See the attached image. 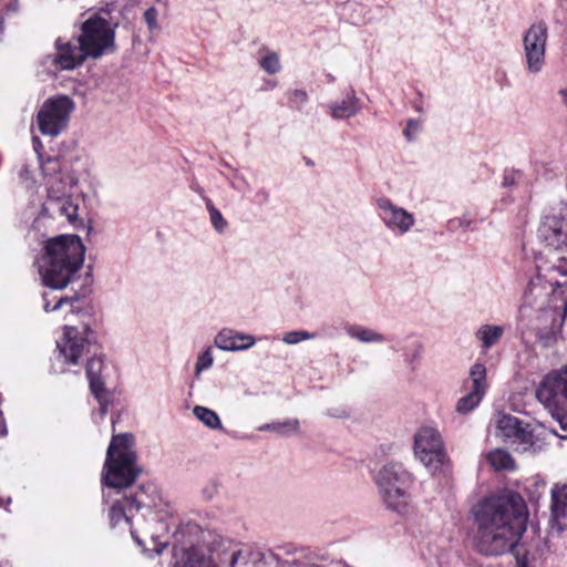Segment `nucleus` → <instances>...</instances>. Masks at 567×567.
I'll return each instance as SVG.
<instances>
[{"mask_svg":"<svg viewBox=\"0 0 567 567\" xmlns=\"http://www.w3.org/2000/svg\"><path fill=\"white\" fill-rule=\"evenodd\" d=\"M316 334L305 331V330H296V331H289L286 332L282 336V341L286 344H297L306 340L315 339Z\"/></svg>","mask_w":567,"mask_h":567,"instance_id":"obj_35","label":"nucleus"},{"mask_svg":"<svg viewBox=\"0 0 567 567\" xmlns=\"http://www.w3.org/2000/svg\"><path fill=\"white\" fill-rule=\"evenodd\" d=\"M231 187L238 192H247L249 190V184L246 182L245 178L240 177V176H236L233 181H231Z\"/></svg>","mask_w":567,"mask_h":567,"instance_id":"obj_41","label":"nucleus"},{"mask_svg":"<svg viewBox=\"0 0 567 567\" xmlns=\"http://www.w3.org/2000/svg\"><path fill=\"white\" fill-rule=\"evenodd\" d=\"M550 518L560 520L567 514V484L555 485L551 491Z\"/></svg>","mask_w":567,"mask_h":567,"instance_id":"obj_24","label":"nucleus"},{"mask_svg":"<svg viewBox=\"0 0 567 567\" xmlns=\"http://www.w3.org/2000/svg\"><path fill=\"white\" fill-rule=\"evenodd\" d=\"M564 528L565 527L560 520L554 518L549 519L547 536L542 540V545L537 548L539 556H544L548 553L563 554L565 549V542L561 537Z\"/></svg>","mask_w":567,"mask_h":567,"instance_id":"obj_21","label":"nucleus"},{"mask_svg":"<svg viewBox=\"0 0 567 567\" xmlns=\"http://www.w3.org/2000/svg\"><path fill=\"white\" fill-rule=\"evenodd\" d=\"M214 363L213 350L210 347L206 348L198 357L195 364V374L199 377L205 370H208Z\"/></svg>","mask_w":567,"mask_h":567,"instance_id":"obj_34","label":"nucleus"},{"mask_svg":"<svg viewBox=\"0 0 567 567\" xmlns=\"http://www.w3.org/2000/svg\"><path fill=\"white\" fill-rule=\"evenodd\" d=\"M375 483L389 509L401 515L408 512L411 502L408 491L412 483V477L402 464H385L375 476Z\"/></svg>","mask_w":567,"mask_h":567,"instance_id":"obj_8","label":"nucleus"},{"mask_svg":"<svg viewBox=\"0 0 567 567\" xmlns=\"http://www.w3.org/2000/svg\"><path fill=\"white\" fill-rule=\"evenodd\" d=\"M85 257V247L78 235H60L45 241L35 260L44 287L62 290L78 277Z\"/></svg>","mask_w":567,"mask_h":567,"instance_id":"obj_2","label":"nucleus"},{"mask_svg":"<svg viewBox=\"0 0 567 567\" xmlns=\"http://www.w3.org/2000/svg\"><path fill=\"white\" fill-rule=\"evenodd\" d=\"M199 530L198 525L196 524H187L186 526L182 527L181 529H176L174 532V536L177 538L179 534H184V532L188 533H197Z\"/></svg>","mask_w":567,"mask_h":567,"instance_id":"obj_42","label":"nucleus"},{"mask_svg":"<svg viewBox=\"0 0 567 567\" xmlns=\"http://www.w3.org/2000/svg\"><path fill=\"white\" fill-rule=\"evenodd\" d=\"M542 275L538 274L528 285L524 305L519 309V329L525 339L535 338L542 347H551L561 326L560 311L548 305V295L538 293Z\"/></svg>","mask_w":567,"mask_h":567,"instance_id":"obj_3","label":"nucleus"},{"mask_svg":"<svg viewBox=\"0 0 567 567\" xmlns=\"http://www.w3.org/2000/svg\"><path fill=\"white\" fill-rule=\"evenodd\" d=\"M513 184H514V177L509 176V175H506L504 177L503 185L504 186H509V185H513Z\"/></svg>","mask_w":567,"mask_h":567,"instance_id":"obj_47","label":"nucleus"},{"mask_svg":"<svg viewBox=\"0 0 567 567\" xmlns=\"http://www.w3.org/2000/svg\"><path fill=\"white\" fill-rule=\"evenodd\" d=\"M260 69L267 74H277L281 71L280 56L275 51H267L266 54L259 60Z\"/></svg>","mask_w":567,"mask_h":567,"instance_id":"obj_31","label":"nucleus"},{"mask_svg":"<svg viewBox=\"0 0 567 567\" xmlns=\"http://www.w3.org/2000/svg\"><path fill=\"white\" fill-rule=\"evenodd\" d=\"M256 339L252 334L224 328L214 338V344L221 351L237 352L252 348Z\"/></svg>","mask_w":567,"mask_h":567,"instance_id":"obj_18","label":"nucleus"},{"mask_svg":"<svg viewBox=\"0 0 567 567\" xmlns=\"http://www.w3.org/2000/svg\"><path fill=\"white\" fill-rule=\"evenodd\" d=\"M157 1H158V2H164V3H166V1H167V0H157Z\"/></svg>","mask_w":567,"mask_h":567,"instance_id":"obj_51","label":"nucleus"},{"mask_svg":"<svg viewBox=\"0 0 567 567\" xmlns=\"http://www.w3.org/2000/svg\"><path fill=\"white\" fill-rule=\"evenodd\" d=\"M212 553L216 555L220 564H228L229 567H236L241 549L231 539L218 536L212 543Z\"/></svg>","mask_w":567,"mask_h":567,"instance_id":"obj_22","label":"nucleus"},{"mask_svg":"<svg viewBox=\"0 0 567 567\" xmlns=\"http://www.w3.org/2000/svg\"><path fill=\"white\" fill-rule=\"evenodd\" d=\"M299 421L297 419H287L285 421L275 422V432L281 435L298 433Z\"/></svg>","mask_w":567,"mask_h":567,"instance_id":"obj_36","label":"nucleus"},{"mask_svg":"<svg viewBox=\"0 0 567 567\" xmlns=\"http://www.w3.org/2000/svg\"><path fill=\"white\" fill-rule=\"evenodd\" d=\"M110 524L112 527L125 525L130 527L131 535L138 546L145 551L144 540L140 537L138 533L141 527L136 525L135 516L133 511H130V503H126V496L116 499L109 512Z\"/></svg>","mask_w":567,"mask_h":567,"instance_id":"obj_17","label":"nucleus"},{"mask_svg":"<svg viewBox=\"0 0 567 567\" xmlns=\"http://www.w3.org/2000/svg\"><path fill=\"white\" fill-rule=\"evenodd\" d=\"M496 430L498 436L508 441L520 453H535L544 445L543 440L535 435L529 424H524L518 417L509 414L497 417Z\"/></svg>","mask_w":567,"mask_h":567,"instance_id":"obj_12","label":"nucleus"},{"mask_svg":"<svg viewBox=\"0 0 567 567\" xmlns=\"http://www.w3.org/2000/svg\"><path fill=\"white\" fill-rule=\"evenodd\" d=\"M64 371H65V370H64V369H62V368H61L60 370H58V372H60V373H63Z\"/></svg>","mask_w":567,"mask_h":567,"instance_id":"obj_49","label":"nucleus"},{"mask_svg":"<svg viewBox=\"0 0 567 567\" xmlns=\"http://www.w3.org/2000/svg\"><path fill=\"white\" fill-rule=\"evenodd\" d=\"M91 333L92 330L87 326H83L81 329L64 326L63 336L56 341L59 351L56 359L68 364H76L89 349Z\"/></svg>","mask_w":567,"mask_h":567,"instance_id":"obj_15","label":"nucleus"},{"mask_svg":"<svg viewBox=\"0 0 567 567\" xmlns=\"http://www.w3.org/2000/svg\"><path fill=\"white\" fill-rule=\"evenodd\" d=\"M257 196L266 202L268 200L269 194L266 189H260L258 190Z\"/></svg>","mask_w":567,"mask_h":567,"instance_id":"obj_46","label":"nucleus"},{"mask_svg":"<svg viewBox=\"0 0 567 567\" xmlns=\"http://www.w3.org/2000/svg\"><path fill=\"white\" fill-rule=\"evenodd\" d=\"M0 505H2V501L0 499Z\"/></svg>","mask_w":567,"mask_h":567,"instance_id":"obj_52","label":"nucleus"},{"mask_svg":"<svg viewBox=\"0 0 567 567\" xmlns=\"http://www.w3.org/2000/svg\"><path fill=\"white\" fill-rule=\"evenodd\" d=\"M175 567H218L214 560L206 556L199 548L190 545L186 549L181 559L177 560Z\"/></svg>","mask_w":567,"mask_h":567,"instance_id":"obj_23","label":"nucleus"},{"mask_svg":"<svg viewBox=\"0 0 567 567\" xmlns=\"http://www.w3.org/2000/svg\"><path fill=\"white\" fill-rule=\"evenodd\" d=\"M524 508L517 495H496L478 502L473 508L477 550L485 556L511 551L524 530Z\"/></svg>","mask_w":567,"mask_h":567,"instance_id":"obj_1","label":"nucleus"},{"mask_svg":"<svg viewBox=\"0 0 567 567\" xmlns=\"http://www.w3.org/2000/svg\"><path fill=\"white\" fill-rule=\"evenodd\" d=\"M41 171L47 179L48 192L43 210H49L53 208L54 202L73 195L78 178L58 157H48L44 162H41Z\"/></svg>","mask_w":567,"mask_h":567,"instance_id":"obj_9","label":"nucleus"},{"mask_svg":"<svg viewBox=\"0 0 567 567\" xmlns=\"http://www.w3.org/2000/svg\"><path fill=\"white\" fill-rule=\"evenodd\" d=\"M347 334L362 343H382L386 341L384 334L363 326H350L347 328Z\"/></svg>","mask_w":567,"mask_h":567,"instance_id":"obj_26","label":"nucleus"},{"mask_svg":"<svg viewBox=\"0 0 567 567\" xmlns=\"http://www.w3.org/2000/svg\"><path fill=\"white\" fill-rule=\"evenodd\" d=\"M125 496L126 503H130V511L141 512V519L136 518V525L141 527V533L148 536L154 544V548H145V551L162 553L166 542H161L159 538L163 533H168L171 529L165 519L173 516V506L164 499L154 484L142 485Z\"/></svg>","mask_w":567,"mask_h":567,"instance_id":"obj_5","label":"nucleus"},{"mask_svg":"<svg viewBox=\"0 0 567 567\" xmlns=\"http://www.w3.org/2000/svg\"><path fill=\"white\" fill-rule=\"evenodd\" d=\"M74 107V102L66 95H56L44 101L37 114L40 132L51 137L60 135L68 127Z\"/></svg>","mask_w":567,"mask_h":567,"instance_id":"obj_11","label":"nucleus"},{"mask_svg":"<svg viewBox=\"0 0 567 567\" xmlns=\"http://www.w3.org/2000/svg\"><path fill=\"white\" fill-rule=\"evenodd\" d=\"M43 300V310L45 312L56 311L64 306H68L70 308V311H74V302L78 301V297H58L52 296V292H44L42 295Z\"/></svg>","mask_w":567,"mask_h":567,"instance_id":"obj_28","label":"nucleus"},{"mask_svg":"<svg viewBox=\"0 0 567 567\" xmlns=\"http://www.w3.org/2000/svg\"><path fill=\"white\" fill-rule=\"evenodd\" d=\"M157 18H158V11L154 7L148 8L144 12V20L150 30H154V29L158 28Z\"/></svg>","mask_w":567,"mask_h":567,"instance_id":"obj_39","label":"nucleus"},{"mask_svg":"<svg viewBox=\"0 0 567 567\" xmlns=\"http://www.w3.org/2000/svg\"><path fill=\"white\" fill-rule=\"evenodd\" d=\"M81 34L74 41L61 44L56 41L58 53L54 63L62 70H72L86 58H100L113 51L114 31L110 23L99 17H90L82 24Z\"/></svg>","mask_w":567,"mask_h":567,"instance_id":"obj_4","label":"nucleus"},{"mask_svg":"<svg viewBox=\"0 0 567 567\" xmlns=\"http://www.w3.org/2000/svg\"><path fill=\"white\" fill-rule=\"evenodd\" d=\"M258 430H259V431H270V432H275V422L264 424V425L259 426V427H258Z\"/></svg>","mask_w":567,"mask_h":567,"instance_id":"obj_44","label":"nucleus"},{"mask_svg":"<svg viewBox=\"0 0 567 567\" xmlns=\"http://www.w3.org/2000/svg\"><path fill=\"white\" fill-rule=\"evenodd\" d=\"M414 454L432 473L437 472L447 461L440 432L431 426L421 427L414 436Z\"/></svg>","mask_w":567,"mask_h":567,"instance_id":"obj_13","label":"nucleus"},{"mask_svg":"<svg viewBox=\"0 0 567 567\" xmlns=\"http://www.w3.org/2000/svg\"><path fill=\"white\" fill-rule=\"evenodd\" d=\"M421 127H422V122L420 120H415V118L408 120L406 126L403 130L404 137L409 142L414 141L417 137V135L421 131Z\"/></svg>","mask_w":567,"mask_h":567,"instance_id":"obj_37","label":"nucleus"},{"mask_svg":"<svg viewBox=\"0 0 567 567\" xmlns=\"http://www.w3.org/2000/svg\"><path fill=\"white\" fill-rule=\"evenodd\" d=\"M491 466L497 471L514 468V461L509 453L504 450L496 449L486 455Z\"/></svg>","mask_w":567,"mask_h":567,"instance_id":"obj_29","label":"nucleus"},{"mask_svg":"<svg viewBox=\"0 0 567 567\" xmlns=\"http://www.w3.org/2000/svg\"><path fill=\"white\" fill-rule=\"evenodd\" d=\"M560 94L564 95V102H565V104L567 106V92L566 91H560Z\"/></svg>","mask_w":567,"mask_h":567,"instance_id":"obj_48","label":"nucleus"},{"mask_svg":"<svg viewBox=\"0 0 567 567\" xmlns=\"http://www.w3.org/2000/svg\"><path fill=\"white\" fill-rule=\"evenodd\" d=\"M287 95L290 107L297 111H301L309 101L308 93L303 89L289 90Z\"/></svg>","mask_w":567,"mask_h":567,"instance_id":"obj_33","label":"nucleus"},{"mask_svg":"<svg viewBox=\"0 0 567 567\" xmlns=\"http://www.w3.org/2000/svg\"><path fill=\"white\" fill-rule=\"evenodd\" d=\"M536 558L535 554L527 551L525 555L517 554L516 564L517 567H533L532 560Z\"/></svg>","mask_w":567,"mask_h":567,"instance_id":"obj_40","label":"nucleus"},{"mask_svg":"<svg viewBox=\"0 0 567 567\" xmlns=\"http://www.w3.org/2000/svg\"><path fill=\"white\" fill-rule=\"evenodd\" d=\"M104 368V360L101 355H94L86 363V377L91 392H100L105 389L104 381L101 378Z\"/></svg>","mask_w":567,"mask_h":567,"instance_id":"obj_25","label":"nucleus"},{"mask_svg":"<svg viewBox=\"0 0 567 567\" xmlns=\"http://www.w3.org/2000/svg\"><path fill=\"white\" fill-rule=\"evenodd\" d=\"M32 144H33V148H34L35 153L38 154L40 163L44 162L45 159L42 158V154H41V150L43 146H42V142L40 141V138L38 136H33Z\"/></svg>","mask_w":567,"mask_h":567,"instance_id":"obj_43","label":"nucleus"},{"mask_svg":"<svg viewBox=\"0 0 567 567\" xmlns=\"http://www.w3.org/2000/svg\"><path fill=\"white\" fill-rule=\"evenodd\" d=\"M205 202L212 226L218 234L225 233V230L228 227L227 220L224 218L220 210L213 204V202L209 198H206Z\"/></svg>","mask_w":567,"mask_h":567,"instance_id":"obj_32","label":"nucleus"},{"mask_svg":"<svg viewBox=\"0 0 567 567\" xmlns=\"http://www.w3.org/2000/svg\"><path fill=\"white\" fill-rule=\"evenodd\" d=\"M135 439L131 433L114 434L106 451L101 483L117 492L130 487L141 470L136 464Z\"/></svg>","mask_w":567,"mask_h":567,"instance_id":"obj_7","label":"nucleus"},{"mask_svg":"<svg viewBox=\"0 0 567 567\" xmlns=\"http://www.w3.org/2000/svg\"><path fill=\"white\" fill-rule=\"evenodd\" d=\"M374 205L379 219L392 235L401 237L412 231L415 227V215L395 204L391 198L380 196L374 200Z\"/></svg>","mask_w":567,"mask_h":567,"instance_id":"obj_14","label":"nucleus"},{"mask_svg":"<svg viewBox=\"0 0 567 567\" xmlns=\"http://www.w3.org/2000/svg\"><path fill=\"white\" fill-rule=\"evenodd\" d=\"M92 393L100 404L99 413L100 416L103 419L107 414L110 403L107 391L106 389H102L100 392Z\"/></svg>","mask_w":567,"mask_h":567,"instance_id":"obj_38","label":"nucleus"},{"mask_svg":"<svg viewBox=\"0 0 567 567\" xmlns=\"http://www.w3.org/2000/svg\"><path fill=\"white\" fill-rule=\"evenodd\" d=\"M467 383H470L468 388L471 386V382L470 380L467 382H464V385H467Z\"/></svg>","mask_w":567,"mask_h":567,"instance_id":"obj_50","label":"nucleus"},{"mask_svg":"<svg viewBox=\"0 0 567 567\" xmlns=\"http://www.w3.org/2000/svg\"><path fill=\"white\" fill-rule=\"evenodd\" d=\"M537 236L545 244V261L538 266V274L542 277H549L547 282L550 287L560 286L551 275L567 276V210L550 212L546 214L538 227Z\"/></svg>","mask_w":567,"mask_h":567,"instance_id":"obj_6","label":"nucleus"},{"mask_svg":"<svg viewBox=\"0 0 567 567\" xmlns=\"http://www.w3.org/2000/svg\"><path fill=\"white\" fill-rule=\"evenodd\" d=\"M193 413L200 422H203L209 429L216 430L223 427L218 414L208 408L196 405L193 409Z\"/></svg>","mask_w":567,"mask_h":567,"instance_id":"obj_30","label":"nucleus"},{"mask_svg":"<svg viewBox=\"0 0 567 567\" xmlns=\"http://www.w3.org/2000/svg\"><path fill=\"white\" fill-rule=\"evenodd\" d=\"M332 120H348L355 116L361 111L360 101L353 90H350L340 101H333L327 104Z\"/></svg>","mask_w":567,"mask_h":567,"instance_id":"obj_19","label":"nucleus"},{"mask_svg":"<svg viewBox=\"0 0 567 567\" xmlns=\"http://www.w3.org/2000/svg\"><path fill=\"white\" fill-rule=\"evenodd\" d=\"M78 210L79 206L74 203L72 196H66L61 200L54 202L53 208L45 212L52 215L58 214L59 216H63L68 221L73 224L78 220Z\"/></svg>","mask_w":567,"mask_h":567,"instance_id":"obj_27","label":"nucleus"},{"mask_svg":"<svg viewBox=\"0 0 567 567\" xmlns=\"http://www.w3.org/2000/svg\"><path fill=\"white\" fill-rule=\"evenodd\" d=\"M20 177L23 179H28L30 177V171L28 166H24L20 172Z\"/></svg>","mask_w":567,"mask_h":567,"instance_id":"obj_45","label":"nucleus"},{"mask_svg":"<svg viewBox=\"0 0 567 567\" xmlns=\"http://www.w3.org/2000/svg\"><path fill=\"white\" fill-rule=\"evenodd\" d=\"M471 386L468 392L458 399L455 411L458 414H467L476 409L487 390L486 368L483 363H474L470 369Z\"/></svg>","mask_w":567,"mask_h":567,"instance_id":"obj_16","label":"nucleus"},{"mask_svg":"<svg viewBox=\"0 0 567 567\" xmlns=\"http://www.w3.org/2000/svg\"><path fill=\"white\" fill-rule=\"evenodd\" d=\"M548 25L544 20L533 22L523 33V62L527 73L537 75L546 65Z\"/></svg>","mask_w":567,"mask_h":567,"instance_id":"obj_10","label":"nucleus"},{"mask_svg":"<svg viewBox=\"0 0 567 567\" xmlns=\"http://www.w3.org/2000/svg\"><path fill=\"white\" fill-rule=\"evenodd\" d=\"M504 333V326L493 323L481 324L474 333V338L480 344L481 353L485 354L496 347L503 339Z\"/></svg>","mask_w":567,"mask_h":567,"instance_id":"obj_20","label":"nucleus"}]
</instances>
